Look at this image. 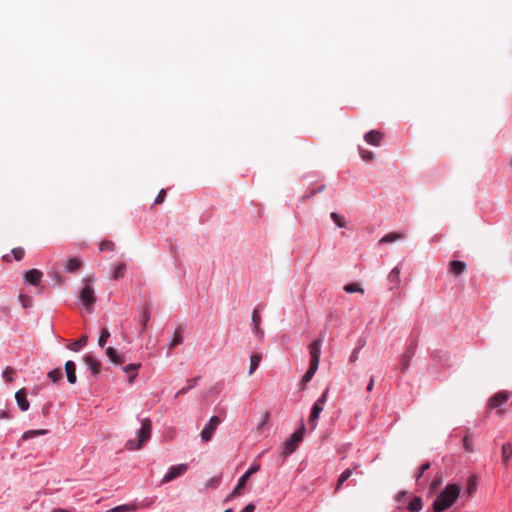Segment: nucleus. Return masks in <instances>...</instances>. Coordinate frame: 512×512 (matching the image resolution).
Returning <instances> with one entry per match:
<instances>
[{
  "instance_id": "nucleus-56",
  "label": "nucleus",
  "mask_w": 512,
  "mask_h": 512,
  "mask_svg": "<svg viewBox=\"0 0 512 512\" xmlns=\"http://www.w3.org/2000/svg\"><path fill=\"white\" fill-rule=\"evenodd\" d=\"M50 407H51V403H47V404L42 408V413H43V415H47V414L49 413Z\"/></svg>"
},
{
  "instance_id": "nucleus-23",
  "label": "nucleus",
  "mask_w": 512,
  "mask_h": 512,
  "mask_svg": "<svg viewBox=\"0 0 512 512\" xmlns=\"http://www.w3.org/2000/svg\"><path fill=\"white\" fill-rule=\"evenodd\" d=\"M252 322L254 324V333L256 335H260L262 336L263 335V331L261 330L260 328V322H261V316L258 312V309H255L252 313Z\"/></svg>"
},
{
  "instance_id": "nucleus-2",
  "label": "nucleus",
  "mask_w": 512,
  "mask_h": 512,
  "mask_svg": "<svg viewBox=\"0 0 512 512\" xmlns=\"http://www.w3.org/2000/svg\"><path fill=\"white\" fill-rule=\"evenodd\" d=\"M510 398L508 391H499L490 397L487 401L486 409L487 412L495 410V414L499 417H503L506 414L505 405Z\"/></svg>"
},
{
  "instance_id": "nucleus-26",
  "label": "nucleus",
  "mask_w": 512,
  "mask_h": 512,
  "mask_svg": "<svg viewBox=\"0 0 512 512\" xmlns=\"http://www.w3.org/2000/svg\"><path fill=\"white\" fill-rule=\"evenodd\" d=\"M182 341H183L182 329H181V327H178L174 331L173 339L169 345L170 349L175 348L177 345L181 344Z\"/></svg>"
},
{
  "instance_id": "nucleus-59",
  "label": "nucleus",
  "mask_w": 512,
  "mask_h": 512,
  "mask_svg": "<svg viewBox=\"0 0 512 512\" xmlns=\"http://www.w3.org/2000/svg\"><path fill=\"white\" fill-rule=\"evenodd\" d=\"M3 261L10 262V257H9V255H4V256H3Z\"/></svg>"
},
{
  "instance_id": "nucleus-29",
  "label": "nucleus",
  "mask_w": 512,
  "mask_h": 512,
  "mask_svg": "<svg viewBox=\"0 0 512 512\" xmlns=\"http://www.w3.org/2000/svg\"><path fill=\"white\" fill-rule=\"evenodd\" d=\"M404 236L401 233L392 232L386 234L383 238H381L380 243H391L396 240L402 239Z\"/></svg>"
},
{
  "instance_id": "nucleus-33",
  "label": "nucleus",
  "mask_w": 512,
  "mask_h": 512,
  "mask_svg": "<svg viewBox=\"0 0 512 512\" xmlns=\"http://www.w3.org/2000/svg\"><path fill=\"white\" fill-rule=\"evenodd\" d=\"M344 290L347 292V293H355V292H359L361 294L364 293V289L358 284V283H349V284H346L344 286Z\"/></svg>"
},
{
  "instance_id": "nucleus-14",
  "label": "nucleus",
  "mask_w": 512,
  "mask_h": 512,
  "mask_svg": "<svg viewBox=\"0 0 512 512\" xmlns=\"http://www.w3.org/2000/svg\"><path fill=\"white\" fill-rule=\"evenodd\" d=\"M84 362L89 367L91 373L94 376H97L101 369V363L92 355H86L84 358Z\"/></svg>"
},
{
  "instance_id": "nucleus-61",
  "label": "nucleus",
  "mask_w": 512,
  "mask_h": 512,
  "mask_svg": "<svg viewBox=\"0 0 512 512\" xmlns=\"http://www.w3.org/2000/svg\"><path fill=\"white\" fill-rule=\"evenodd\" d=\"M224 512H233V510L232 509H227Z\"/></svg>"
},
{
  "instance_id": "nucleus-1",
  "label": "nucleus",
  "mask_w": 512,
  "mask_h": 512,
  "mask_svg": "<svg viewBox=\"0 0 512 512\" xmlns=\"http://www.w3.org/2000/svg\"><path fill=\"white\" fill-rule=\"evenodd\" d=\"M460 487L457 484H448L436 497L432 504L433 512H443L449 509L458 499Z\"/></svg>"
},
{
  "instance_id": "nucleus-12",
  "label": "nucleus",
  "mask_w": 512,
  "mask_h": 512,
  "mask_svg": "<svg viewBox=\"0 0 512 512\" xmlns=\"http://www.w3.org/2000/svg\"><path fill=\"white\" fill-rule=\"evenodd\" d=\"M43 274L38 269H31L24 274V281L31 285H38L41 281Z\"/></svg>"
},
{
  "instance_id": "nucleus-31",
  "label": "nucleus",
  "mask_w": 512,
  "mask_h": 512,
  "mask_svg": "<svg viewBox=\"0 0 512 512\" xmlns=\"http://www.w3.org/2000/svg\"><path fill=\"white\" fill-rule=\"evenodd\" d=\"M135 510H136L135 504H123V505L116 506V507L108 510L107 512H132Z\"/></svg>"
},
{
  "instance_id": "nucleus-30",
  "label": "nucleus",
  "mask_w": 512,
  "mask_h": 512,
  "mask_svg": "<svg viewBox=\"0 0 512 512\" xmlns=\"http://www.w3.org/2000/svg\"><path fill=\"white\" fill-rule=\"evenodd\" d=\"M262 357L260 354H252L250 357V368L249 375H252L254 371L257 369Z\"/></svg>"
},
{
  "instance_id": "nucleus-41",
  "label": "nucleus",
  "mask_w": 512,
  "mask_h": 512,
  "mask_svg": "<svg viewBox=\"0 0 512 512\" xmlns=\"http://www.w3.org/2000/svg\"><path fill=\"white\" fill-rule=\"evenodd\" d=\"M149 320H150V313H149L148 308H146V309H144V311L142 313V321H141L142 332H144L146 330L147 323Z\"/></svg>"
},
{
  "instance_id": "nucleus-24",
  "label": "nucleus",
  "mask_w": 512,
  "mask_h": 512,
  "mask_svg": "<svg viewBox=\"0 0 512 512\" xmlns=\"http://www.w3.org/2000/svg\"><path fill=\"white\" fill-rule=\"evenodd\" d=\"M87 341H88V337L86 335H83L81 338H79L78 340L70 343L67 348L71 351H79L82 347H84L86 344H87Z\"/></svg>"
},
{
  "instance_id": "nucleus-25",
  "label": "nucleus",
  "mask_w": 512,
  "mask_h": 512,
  "mask_svg": "<svg viewBox=\"0 0 512 512\" xmlns=\"http://www.w3.org/2000/svg\"><path fill=\"white\" fill-rule=\"evenodd\" d=\"M318 367L317 366H313V365H310L308 370L306 371V373L303 375L302 379H301V385L303 386V388L306 386V384L308 382L311 381V379L313 378L314 374L316 373Z\"/></svg>"
},
{
  "instance_id": "nucleus-11",
  "label": "nucleus",
  "mask_w": 512,
  "mask_h": 512,
  "mask_svg": "<svg viewBox=\"0 0 512 512\" xmlns=\"http://www.w3.org/2000/svg\"><path fill=\"white\" fill-rule=\"evenodd\" d=\"M15 399L21 411H27L29 409L30 403L28 401L27 390L25 388H21L15 393Z\"/></svg>"
},
{
  "instance_id": "nucleus-8",
  "label": "nucleus",
  "mask_w": 512,
  "mask_h": 512,
  "mask_svg": "<svg viewBox=\"0 0 512 512\" xmlns=\"http://www.w3.org/2000/svg\"><path fill=\"white\" fill-rule=\"evenodd\" d=\"M187 469H188L187 464H179L176 466H171L168 469L167 473L162 478L161 484H166V483L174 480L175 478L183 475L187 471Z\"/></svg>"
},
{
  "instance_id": "nucleus-47",
  "label": "nucleus",
  "mask_w": 512,
  "mask_h": 512,
  "mask_svg": "<svg viewBox=\"0 0 512 512\" xmlns=\"http://www.w3.org/2000/svg\"><path fill=\"white\" fill-rule=\"evenodd\" d=\"M269 421V412H264L262 415V419L260 423L258 424L257 429L260 431L263 429L264 425Z\"/></svg>"
},
{
  "instance_id": "nucleus-7",
  "label": "nucleus",
  "mask_w": 512,
  "mask_h": 512,
  "mask_svg": "<svg viewBox=\"0 0 512 512\" xmlns=\"http://www.w3.org/2000/svg\"><path fill=\"white\" fill-rule=\"evenodd\" d=\"M417 348V340L414 339L411 341V343L407 346L405 352L402 354L400 358V372L404 373L410 366V361L412 357L415 354Z\"/></svg>"
},
{
  "instance_id": "nucleus-16",
  "label": "nucleus",
  "mask_w": 512,
  "mask_h": 512,
  "mask_svg": "<svg viewBox=\"0 0 512 512\" xmlns=\"http://www.w3.org/2000/svg\"><path fill=\"white\" fill-rule=\"evenodd\" d=\"M65 372L68 382L70 384H75L77 381L76 364L73 361L69 360L65 363Z\"/></svg>"
},
{
  "instance_id": "nucleus-20",
  "label": "nucleus",
  "mask_w": 512,
  "mask_h": 512,
  "mask_svg": "<svg viewBox=\"0 0 512 512\" xmlns=\"http://www.w3.org/2000/svg\"><path fill=\"white\" fill-rule=\"evenodd\" d=\"M353 470L350 468H347L344 470L341 475L339 476V479L335 486V492H338L340 488L343 486V484L352 476Z\"/></svg>"
},
{
  "instance_id": "nucleus-44",
  "label": "nucleus",
  "mask_w": 512,
  "mask_h": 512,
  "mask_svg": "<svg viewBox=\"0 0 512 512\" xmlns=\"http://www.w3.org/2000/svg\"><path fill=\"white\" fill-rule=\"evenodd\" d=\"M360 156L365 161H370L373 158V153L371 151L365 150L363 148H359Z\"/></svg>"
},
{
  "instance_id": "nucleus-15",
  "label": "nucleus",
  "mask_w": 512,
  "mask_h": 512,
  "mask_svg": "<svg viewBox=\"0 0 512 512\" xmlns=\"http://www.w3.org/2000/svg\"><path fill=\"white\" fill-rule=\"evenodd\" d=\"M465 269H466V264L463 261L453 260V261L449 262L448 271H449V273H451L455 276L461 275L465 271Z\"/></svg>"
},
{
  "instance_id": "nucleus-9",
  "label": "nucleus",
  "mask_w": 512,
  "mask_h": 512,
  "mask_svg": "<svg viewBox=\"0 0 512 512\" xmlns=\"http://www.w3.org/2000/svg\"><path fill=\"white\" fill-rule=\"evenodd\" d=\"M221 423V419L217 416H212L209 422L206 424L204 429L201 432V439L204 442H208L211 440L214 431L217 429L218 425Z\"/></svg>"
},
{
  "instance_id": "nucleus-4",
  "label": "nucleus",
  "mask_w": 512,
  "mask_h": 512,
  "mask_svg": "<svg viewBox=\"0 0 512 512\" xmlns=\"http://www.w3.org/2000/svg\"><path fill=\"white\" fill-rule=\"evenodd\" d=\"M305 434V427L302 424L288 440H286L282 447V454L288 456L292 454L298 447L299 443L303 440Z\"/></svg>"
},
{
  "instance_id": "nucleus-58",
  "label": "nucleus",
  "mask_w": 512,
  "mask_h": 512,
  "mask_svg": "<svg viewBox=\"0 0 512 512\" xmlns=\"http://www.w3.org/2000/svg\"><path fill=\"white\" fill-rule=\"evenodd\" d=\"M199 376L194 378V379H190L187 381L188 385H192V388L194 387V385L197 383V381L199 380Z\"/></svg>"
},
{
  "instance_id": "nucleus-13",
  "label": "nucleus",
  "mask_w": 512,
  "mask_h": 512,
  "mask_svg": "<svg viewBox=\"0 0 512 512\" xmlns=\"http://www.w3.org/2000/svg\"><path fill=\"white\" fill-rule=\"evenodd\" d=\"M383 137L384 135L380 131L371 130L365 134L364 139L370 145L379 146Z\"/></svg>"
},
{
  "instance_id": "nucleus-39",
  "label": "nucleus",
  "mask_w": 512,
  "mask_h": 512,
  "mask_svg": "<svg viewBox=\"0 0 512 512\" xmlns=\"http://www.w3.org/2000/svg\"><path fill=\"white\" fill-rule=\"evenodd\" d=\"M46 430H30V431H26L22 438L23 439H29L31 437H35V436H39V435H44L46 434Z\"/></svg>"
},
{
  "instance_id": "nucleus-32",
  "label": "nucleus",
  "mask_w": 512,
  "mask_h": 512,
  "mask_svg": "<svg viewBox=\"0 0 512 512\" xmlns=\"http://www.w3.org/2000/svg\"><path fill=\"white\" fill-rule=\"evenodd\" d=\"M125 271H126V265L124 263H119L115 269H114V272L112 274V277L115 279V280H118L120 278H123L124 275H125Z\"/></svg>"
},
{
  "instance_id": "nucleus-19",
  "label": "nucleus",
  "mask_w": 512,
  "mask_h": 512,
  "mask_svg": "<svg viewBox=\"0 0 512 512\" xmlns=\"http://www.w3.org/2000/svg\"><path fill=\"white\" fill-rule=\"evenodd\" d=\"M388 281L392 284L391 289L398 287L401 283L400 268L394 267L388 275Z\"/></svg>"
},
{
  "instance_id": "nucleus-22",
  "label": "nucleus",
  "mask_w": 512,
  "mask_h": 512,
  "mask_svg": "<svg viewBox=\"0 0 512 512\" xmlns=\"http://www.w3.org/2000/svg\"><path fill=\"white\" fill-rule=\"evenodd\" d=\"M247 480H248V475L243 474L239 478L236 487L234 488V490L230 494L229 499L241 494V490L245 487Z\"/></svg>"
},
{
  "instance_id": "nucleus-37",
  "label": "nucleus",
  "mask_w": 512,
  "mask_h": 512,
  "mask_svg": "<svg viewBox=\"0 0 512 512\" xmlns=\"http://www.w3.org/2000/svg\"><path fill=\"white\" fill-rule=\"evenodd\" d=\"M110 337V332L107 328H103L100 333V337L98 339V344L101 348H103L107 342V339Z\"/></svg>"
},
{
  "instance_id": "nucleus-57",
  "label": "nucleus",
  "mask_w": 512,
  "mask_h": 512,
  "mask_svg": "<svg viewBox=\"0 0 512 512\" xmlns=\"http://www.w3.org/2000/svg\"><path fill=\"white\" fill-rule=\"evenodd\" d=\"M0 418H1V419H8V418H10L9 412H8V411H6V410H2V411L0 412Z\"/></svg>"
},
{
  "instance_id": "nucleus-55",
  "label": "nucleus",
  "mask_w": 512,
  "mask_h": 512,
  "mask_svg": "<svg viewBox=\"0 0 512 512\" xmlns=\"http://www.w3.org/2000/svg\"><path fill=\"white\" fill-rule=\"evenodd\" d=\"M259 470V466L251 467L248 471H246L244 474L248 475V478L255 472Z\"/></svg>"
},
{
  "instance_id": "nucleus-52",
  "label": "nucleus",
  "mask_w": 512,
  "mask_h": 512,
  "mask_svg": "<svg viewBox=\"0 0 512 512\" xmlns=\"http://www.w3.org/2000/svg\"><path fill=\"white\" fill-rule=\"evenodd\" d=\"M192 388V385H188L186 387H183L182 389H180L177 394L175 395V397H179L180 395H183L185 393H187L190 389Z\"/></svg>"
},
{
  "instance_id": "nucleus-3",
  "label": "nucleus",
  "mask_w": 512,
  "mask_h": 512,
  "mask_svg": "<svg viewBox=\"0 0 512 512\" xmlns=\"http://www.w3.org/2000/svg\"><path fill=\"white\" fill-rule=\"evenodd\" d=\"M151 429H152L151 420L150 419H143L142 420L141 428L138 431V439L137 440H135V439L128 440L126 442V444H125V447L128 450H138V449H140L143 446V444L146 441H148V439L150 438V436H151Z\"/></svg>"
},
{
  "instance_id": "nucleus-27",
  "label": "nucleus",
  "mask_w": 512,
  "mask_h": 512,
  "mask_svg": "<svg viewBox=\"0 0 512 512\" xmlns=\"http://www.w3.org/2000/svg\"><path fill=\"white\" fill-rule=\"evenodd\" d=\"M140 364H128L124 367V371L129 375V381L132 382L137 376V369Z\"/></svg>"
},
{
  "instance_id": "nucleus-28",
  "label": "nucleus",
  "mask_w": 512,
  "mask_h": 512,
  "mask_svg": "<svg viewBox=\"0 0 512 512\" xmlns=\"http://www.w3.org/2000/svg\"><path fill=\"white\" fill-rule=\"evenodd\" d=\"M478 486V478L477 476L473 475L470 477L467 483L466 492L471 496L477 491Z\"/></svg>"
},
{
  "instance_id": "nucleus-60",
  "label": "nucleus",
  "mask_w": 512,
  "mask_h": 512,
  "mask_svg": "<svg viewBox=\"0 0 512 512\" xmlns=\"http://www.w3.org/2000/svg\"><path fill=\"white\" fill-rule=\"evenodd\" d=\"M404 495H405V492H401V493H399L398 497L403 498Z\"/></svg>"
},
{
  "instance_id": "nucleus-35",
  "label": "nucleus",
  "mask_w": 512,
  "mask_h": 512,
  "mask_svg": "<svg viewBox=\"0 0 512 512\" xmlns=\"http://www.w3.org/2000/svg\"><path fill=\"white\" fill-rule=\"evenodd\" d=\"M330 217H331V219L334 221V223H335L338 227H340V228L345 227L346 222H345V219H344V217H343V216L339 215V214H338V213H336V212H332V213L330 214Z\"/></svg>"
},
{
  "instance_id": "nucleus-42",
  "label": "nucleus",
  "mask_w": 512,
  "mask_h": 512,
  "mask_svg": "<svg viewBox=\"0 0 512 512\" xmlns=\"http://www.w3.org/2000/svg\"><path fill=\"white\" fill-rule=\"evenodd\" d=\"M12 254L16 261H20L23 259L24 255H25V251L23 248L17 247V248L12 249Z\"/></svg>"
},
{
  "instance_id": "nucleus-6",
  "label": "nucleus",
  "mask_w": 512,
  "mask_h": 512,
  "mask_svg": "<svg viewBox=\"0 0 512 512\" xmlns=\"http://www.w3.org/2000/svg\"><path fill=\"white\" fill-rule=\"evenodd\" d=\"M329 393V388H326V390L323 392L321 397L314 403L312 407V411L309 417V425L312 429L316 428L317 420L319 418L320 413L323 411L327 396Z\"/></svg>"
},
{
  "instance_id": "nucleus-18",
  "label": "nucleus",
  "mask_w": 512,
  "mask_h": 512,
  "mask_svg": "<svg viewBox=\"0 0 512 512\" xmlns=\"http://www.w3.org/2000/svg\"><path fill=\"white\" fill-rule=\"evenodd\" d=\"M501 456L503 465L507 467L512 457V446L510 443H505L502 445Z\"/></svg>"
},
{
  "instance_id": "nucleus-17",
  "label": "nucleus",
  "mask_w": 512,
  "mask_h": 512,
  "mask_svg": "<svg viewBox=\"0 0 512 512\" xmlns=\"http://www.w3.org/2000/svg\"><path fill=\"white\" fill-rule=\"evenodd\" d=\"M106 355L110 359V361L116 365H120L125 361L124 357L119 355L117 351L112 347H108L106 349Z\"/></svg>"
},
{
  "instance_id": "nucleus-10",
  "label": "nucleus",
  "mask_w": 512,
  "mask_h": 512,
  "mask_svg": "<svg viewBox=\"0 0 512 512\" xmlns=\"http://www.w3.org/2000/svg\"><path fill=\"white\" fill-rule=\"evenodd\" d=\"M321 345V339H316L309 345L310 365L319 366Z\"/></svg>"
},
{
  "instance_id": "nucleus-50",
  "label": "nucleus",
  "mask_w": 512,
  "mask_h": 512,
  "mask_svg": "<svg viewBox=\"0 0 512 512\" xmlns=\"http://www.w3.org/2000/svg\"><path fill=\"white\" fill-rule=\"evenodd\" d=\"M471 445H472V440L470 439V437L465 436L464 439H463V446H464V448L467 451H471L472 450Z\"/></svg>"
},
{
  "instance_id": "nucleus-54",
  "label": "nucleus",
  "mask_w": 512,
  "mask_h": 512,
  "mask_svg": "<svg viewBox=\"0 0 512 512\" xmlns=\"http://www.w3.org/2000/svg\"><path fill=\"white\" fill-rule=\"evenodd\" d=\"M255 510L254 504H248L240 512H253Z\"/></svg>"
},
{
  "instance_id": "nucleus-51",
  "label": "nucleus",
  "mask_w": 512,
  "mask_h": 512,
  "mask_svg": "<svg viewBox=\"0 0 512 512\" xmlns=\"http://www.w3.org/2000/svg\"><path fill=\"white\" fill-rule=\"evenodd\" d=\"M324 189H325V185H321L318 189H312V190H310L309 192H307V194L305 195V197H307V198L312 197V196H314L317 192H322Z\"/></svg>"
},
{
  "instance_id": "nucleus-62",
  "label": "nucleus",
  "mask_w": 512,
  "mask_h": 512,
  "mask_svg": "<svg viewBox=\"0 0 512 512\" xmlns=\"http://www.w3.org/2000/svg\"><path fill=\"white\" fill-rule=\"evenodd\" d=\"M511 165H512V159H511Z\"/></svg>"
},
{
  "instance_id": "nucleus-46",
  "label": "nucleus",
  "mask_w": 512,
  "mask_h": 512,
  "mask_svg": "<svg viewBox=\"0 0 512 512\" xmlns=\"http://www.w3.org/2000/svg\"><path fill=\"white\" fill-rule=\"evenodd\" d=\"M430 468V463L429 462H426V463H423L421 466H420V469H419V472L417 473L416 475V479L417 481L420 480V478L424 475V472L426 470H428Z\"/></svg>"
},
{
  "instance_id": "nucleus-49",
  "label": "nucleus",
  "mask_w": 512,
  "mask_h": 512,
  "mask_svg": "<svg viewBox=\"0 0 512 512\" xmlns=\"http://www.w3.org/2000/svg\"><path fill=\"white\" fill-rule=\"evenodd\" d=\"M441 483H442L441 476L435 477V479L431 483L430 490L435 491Z\"/></svg>"
},
{
  "instance_id": "nucleus-53",
  "label": "nucleus",
  "mask_w": 512,
  "mask_h": 512,
  "mask_svg": "<svg viewBox=\"0 0 512 512\" xmlns=\"http://www.w3.org/2000/svg\"><path fill=\"white\" fill-rule=\"evenodd\" d=\"M374 383H375V378H374V376H371L369 383L367 385V388H366L368 392H371L373 390Z\"/></svg>"
},
{
  "instance_id": "nucleus-5",
  "label": "nucleus",
  "mask_w": 512,
  "mask_h": 512,
  "mask_svg": "<svg viewBox=\"0 0 512 512\" xmlns=\"http://www.w3.org/2000/svg\"><path fill=\"white\" fill-rule=\"evenodd\" d=\"M91 278L84 279L85 285L80 291L79 298L85 309L90 311L96 302L95 291L91 286Z\"/></svg>"
},
{
  "instance_id": "nucleus-43",
  "label": "nucleus",
  "mask_w": 512,
  "mask_h": 512,
  "mask_svg": "<svg viewBox=\"0 0 512 512\" xmlns=\"http://www.w3.org/2000/svg\"><path fill=\"white\" fill-rule=\"evenodd\" d=\"M14 374V369L10 366H7L5 368V370L3 371V377L5 378V380L7 382H12L13 381V377L12 375Z\"/></svg>"
},
{
  "instance_id": "nucleus-45",
  "label": "nucleus",
  "mask_w": 512,
  "mask_h": 512,
  "mask_svg": "<svg viewBox=\"0 0 512 512\" xmlns=\"http://www.w3.org/2000/svg\"><path fill=\"white\" fill-rule=\"evenodd\" d=\"M165 197H166V190L165 189H161L159 191L157 197L154 200V205L162 204L164 202V200H165Z\"/></svg>"
},
{
  "instance_id": "nucleus-48",
  "label": "nucleus",
  "mask_w": 512,
  "mask_h": 512,
  "mask_svg": "<svg viewBox=\"0 0 512 512\" xmlns=\"http://www.w3.org/2000/svg\"><path fill=\"white\" fill-rule=\"evenodd\" d=\"M360 349H361V347H356V348L352 351V353H351V355H350V358H349V360H350V362H351V363H355V362L358 360V358H359V352H360Z\"/></svg>"
},
{
  "instance_id": "nucleus-38",
  "label": "nucleus",
  "mask_w": 512,
  "mask_h": 512,
  "mask_svg": "<svg viewBox=\"0 0 512 512\" xmlns=\"http://www.w3.org/2000/svg\"><path fill=\"white\" fill-rule=\"evenodd\" d=\"M62 370L60 368H56V369H53L51 370L49 373H48V377L52 380V382H57L58 380H60L62 378Z\"/></svg>"
},
{
  "instance_id": "nucleus-21",
  "label": "nucleus",
  "mask_w": 512,
  "mask_h": 512,
  "mask_svg": "<svg viewBox=\"0 0 512 512\" xmlns=\"http://www.w3.org/2000/svg\"><path fill=\"white\" fill-rule=\"evenodd\" d=\"M81 266H82V261L77 257H73V258L68 259V261L66 263V270L70 273H74L78 269H80Z\"/></svg>"
},
{
  "instance_id": "nucleus-36",
  "label": "nucleus",
  "mask_w": 512,
  "mask_h": 512,
  "mask_svg": "<svg viewBox=\"0 0 512 512\" xmlns=\"http://www.w3.org/2000/svg\"><path fill=\"white\" fill-rule=\"evenodd\" d=\"M99 250L100 251H114L115 250V244L111 240H103L99 244Z\"/></svg>"
},
{
  "instance_id": "nucleus-40",
  "label": "nucleus",
  "mask_w": 512,
  "mask_h": 512,
  "mask_svg": "<svg viewBox=\"0 0 512 512\" xmlns=\"http://www.w3.org/2000/svg\"><path fill=\"white\" fill-rule=\"evenodd\" d=\"M19 300L24 308H29L32 306L33 300L30 296L20 294Z\"/></svg>"
},
{
  "instance_id": "nucleus-34",
  "label": "nucleus",
  "mask_w": 512,
  "mask_h": 512,
  "mask_svg": "<svg viewBox=\"0 0 512 512\" xmlns=\"http://www.w3.org/2000/svg\"><path fill=\"white\" fill-rule=\"evenodd\" d=\"M409 510L412 512H419L422 508V500L419 497H415L410 503H409Z\"/></svg>"
}]
</instances>
